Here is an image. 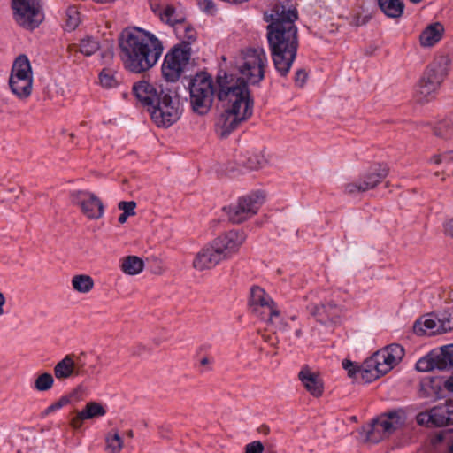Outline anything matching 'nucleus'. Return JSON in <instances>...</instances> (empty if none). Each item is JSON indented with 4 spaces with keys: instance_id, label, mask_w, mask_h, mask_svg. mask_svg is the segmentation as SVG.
Listing matches in <instances>:
<instances>
[{
    "instance_id": "20",
    "label": "nucleus",
    "mask_w": 453,
    "mask_h": 453,
    "mask_svg": "<svg viewBox=\"0 0 453 453\" xmlns=\"http://www.w3.org/2000/svg\"><path fill=\"white\" fill-rule=\"evenodd\" d=\"M376 353L378 359L382 362L383 365L388 366V372H389L403 358L404 349L399 344H391Z\"/></svg>"
},
{
    "instance_id": "56",
    "label": "nucleus",
    "mask_w": 453,
    "mask_h": 453,
    "mask_svg": "<svg viewBox=\"0 0 453 453\" xmlns=\"http://www.w3.org/2000/svg\"><path fill=\"white\" fill-rule=\"evenodd\" d=\"M206 364H208V358L204 357V358H203V359L201 360V365H206Z\"/></svg>"
},
{
    "instance_id": "24",
    "label": "nucleus",
    "mask_w": 453,
    "mask_h": 453,
    "mask_svg": "<svg viewBox=\"0 0 453 453\" xmlns=\"http://www.w3.org/2000/svg\"><path fill=\"white\" fill-rule=\"evenodd\" d=\"M436 426L453 424V403L451 402L434 407Z\"/></svg>"
},
{
    "instance_id": "23",
    "label": "nucleus",
    "mask_w": 453,
    "mask_h": 453,
    "mask_svg": "<svg viewBox=\"0 0 453 453\" xmlns=\"http://www.w3.org/2000/svg\"><path fill=\"white\" fill-rule=\"evenodd\" d=\"M378 4L388 18L397 19L403 13L404 4L402 0H378Z\"/></svg>"
},
{
    "instance_id": "39",
    "label": "nucleus",
    "mask_w": 453,
    "mask_h": 453,
    "mask_svg": "<svg viewBox=\"0 0 453 453\" xmlns=\"http://www.w3.org/2000/svg\"><path fill=\"white\" fill-rule=\"evenodd\" d=\"M79 389L74 390L70 395H65L58 399V401L55 402L54 403L50 404L47 407V409L44 411V414L48 415L57 410L61 409L62 407L67 405L72 402V399L78 395Z\"/></svg>"
},
{
    "instance_id": "35",
    "label": "nucleus",
    "mask_w": 453,
    "mask_h": 453,
    "mask_svg": "<svg viewBox=\"0 0 453 453\" xmlns=\"http://www.w3.org/2000/svg\"><path fill=\"white\" fill-rule=\"evenodd\" d=\"M388 367V365H383L382 362L378 359L377 353H375L367 358L359 368L387 373Z\"/></svg>"
},
{
    "instance_id": "45",
    "label": "nucleus",
    "mask_w": 453,
    "mask_h": 453,
    "mask_svg": "<svg viewBox=\"0 0 453 453\" xmlns=\"http://www.w3.org/2000/svg\"><path fill=\"white\" fill-rule=\"evenodd\" d=\"M264 445L259 441H255L248 443L245 446V453H263Z\"/></svg>"
},
{
    "instance_id": "49",
    "label": "nucleus",
    "mask_w": 453,
    "mask_h": 453,
    "mask_svg": "<svg viewBox=\"0 0 453 453\" xmlns=\"http://www.w3.org/2000/svg\"><path fill=\"white\" fill-rule=\"evenodd\" d=\"M307 74L303 70H298L295 75V82L296 86L303 87L306 81Z\"/></svg>"
},
{
    "instance_id": "55",
    "label": "nucleus",
    "mask_w": 453,
    "mask_h": 453,
    "mask_svg": "<svg viewBox=\"0 0 453 453\" xmlns=\"http://www.w3.org/2000/svg\"><path fill=\"white\" fill-rule=\"evenodd\" d=\"M93 1L96 3H98V4H107V3H111L112 0H93Z\"/></svg>"
},
{
    "instance_id": "32",
    "label": "nucleus",
    "mask_w": 453,
    "mask_h": 453,
    "mask_svg": "<svg viewBox=\"0 0 453 453\" xmlns=\"http://www.w3.org/2000/svg\"><path fill=\"white\" fill-rule=\"evenodd\" d=\"M65 29L68 31L74 30L81 22L80 12L75 6H71L65 12Z\"/></svg>"
},
{
    "instance_id": "18",
    "label": "nucleus",
    "mask_w": 453,
    "mask_h": 453,
    "mask_svg": "<svg viewBox=\"0 0 453 453\" xmlns=\"http://www.w3.org/2000/svg\"><path fill=\"white\" fill-rule=\"evenodd\" d=\"M448 60L441 57L439 59L434 61L427 66L424 72L422 78L427 81H431L434 85L440 88L442 81L447 75L446 65Z\"/></svg>"
},
{
    "instance_id": "16",
    "label": "nucleus",
    "mask_w": 453,
    "mask_h": 453,
    "mask_svg": "<svg viewBox=\"0 0 453 453\" xmlns=\"http://www.w3.org/2000/svg\"><path fill=\"white\" fill-rule=\"evenodd\" d=\"M413 332L419 336H430L443 333L442 330H441L438 316L435 314H427L418 319L414 323Z\"/></svg>"
},
{
    "instance_id": "26",
    "label": "nucleus",
    "mask_w": 453,
    "mask_h": 453,
    "mask_svg": "<svg viewBox=\"0 0 453 453\" xmlns=\"http://www.w3.org/2000/svg\"><path fill=\"white\" fill-rule=\"evenodd\" d=\"M312 314L319 317V320L323 321V315H326L328 319L332 322H335V319L340 317L341 308L332 301L321 304L319 307H314Z\"/></svg>"
},
{
    "instance_id": "12",
    "label": "nucleus",
    "mask_w": 453,
    "mask_h": 453,
    "mask_svg": "<svg viewBox=\"0 0 453 453\" xmlns=\"http://www.w3.org/2000/svg\"><path fill=\"white\" fill-rule=\"evenodd\" d=\"M250 307L252 311L269 323H273L274 319L279 318V310L274 302L259 287H253L250 291Z\"/></svg>"
},
{
    "instance_id": "25",
    "label": "nucleus",
    "mask_w": 453,
    "mask_h": 453,
    "mask_svg": "<svg viewBox=\"0 0 453 453\" xmlns=\"http://www.w3.org/2000/svg\"><path fill=\"white\" fill-rule=\"evenodd\" d=\"M236 163L239 166L248 170H257L265 164L264 157L259 154L250 153L240 154L236 157Z\"/></svg>"
},
{
    "instance_id": "6",
    "label": "nucleus",
    "mask_w": 453,
    "mask_h": 453,
    "mask_svg": "<svg viewBox=\"0 0 453 453\" xmlns=\"http://www.w3.org/2000/svg\"><path fill=\"white\" fill-rule=\"evenodd\" d=\"M244 241V234L238 231H229L217 237L197 252L193 260L194 268L204 271L215 267L234 254Z\"/></svg>"
},
{
    "instance_id": "28",
    "label": "nucleus",
    "mask_w": 453,
    "mask_h": 453,
    "mask_svg": "<svg viewBox=\"0 0 453 453\" xmlns=\"http://www.w3.org/2000/svg\"><path fill=\"white\" fill-rule=\"evenodd\" d=\"M73 288L81 294H87L94 288V280L88 274H76L71 280Z\"/></svg>"
},
{
    "instance_id": "1",
    "label": "nucleus",
    "mask_w": 453,
    "mask_h": 453,
    "mask_svg": "<svg viewBox=\"0 0 453 453\" xmlns=\"http://www.w3.org/2000/svg\"><path fill=\"white\" fill-rule=\"evenodd\" d=\"M216 84L217 89H214L211 77L206 73L196 74L188 83L190 104L195 112L204 115L212 105L215 93L219 101L226 102V109L220 115L217 127L219 135L226 137L240 123L252 115L253 100L242 78L219 72Z\"/></svg>"
},
{
    "instance_id": "46",
    "label": "nucleus",
    "mask_w": 453,
    "mask_h": 453,
    "mask_svg": "<svg viewBox=\"0 0 453 453\" xmlns=\"http://www.w3.org/2000/svg\"><path fill=\"white\" fill-rule=\"evenodd\" d=\"M200 9L207 13H214L216 11L215 5L212 0H196Z\"/></svg>"
},
{
    "instance_id": "47",
    "label": "nucleus",
    "mask_w": 453,
    "mask_h": 453,
    "mask_svg": "<svg viewBox=\"0 0 453 453\" xmlns=\"http://www.w3.org/2000/svg\"><path fill=\"white\" fill-rule=\"evenodd\" d=\"M361 188H363V183L360 180L358 183L353 182L346 184L344 191L349 195H354L357 192H365V190H363Z\"/></svg>"
},
{
    "instance_id": "48",
    "label": "nucleus",
    "mask_w": 453,
    "mask_h": 453,
    "mask_svg": "<svg viewBox=\"0 0 453 453\" xmlns=\"http://www.w3.org/2000/svg\"><path fill=\"white\" fill-rule=\"evenodd\" d=\"M342 366L348 372V375L350 378H355V379L357 378L358 367L356 366L353 362H351L349 360H343Z\"/></svg>"
},
{
    "instance_id": "10",
    "label": "nucleus",
    "mask_w": 453,
    "mask_h": 453,
    "mask_svg": "<svg viewBox=\"0 0 453 453\" xmlns=\"http://www.w3.org/2000/svg\"><path fill=\"white\" fill-rule=\"evenodd\" d=\"M265 200V193L257 190L241 196L236 203L225 207L224 210L231 222L240 224L257 214Z\"/></svg>"
},
{
    "instance_id": "22",
    "label": "nucleus",
    "mask_w": 453,
    "mask_h": 453,
    "mask_svg": "<svg viewBox=\"0 0 453 453\" xmlns=\"http://www.w3.org/2000/svg\"><path fill=\"white\" fill-rule=\"evenodd\" d=\"M438 89L439 88L431 81H427L421 77L416 87L414 97L417 102L424 104L434 98Z\"/></svg>"
},
{
    "instance_id": "3",
    "label": "nucleus",
    "mask_w": 453,
    "mask_h": 453,
    "mask_svg": "<svg viewBox=\"0 0 453 453\" xmlns=\"http://www.w3.org/2000/svg\"><path fill=\"white\" fill-rule=\"evenodd\" d=\"M119 57L125 70L142 74L155 67L164 52L163 42L153 33L129 26L118 35Z\"/></svg>"
},
{
    "instance_id": "37",
    "label": "nucleus",
    "mask_w": 453,
    "mask_h": 453,
    "mask_svg": "<svg viewBox=\"0 0 453 453\" xmlns=\"http://www.w3.org/2000/svg\"><path fill=\"white\" fill-rule=\"evenodd\" d=\"M98 33L107 43V49L111 50L112 42L111 23L110 20L102 19L98 23Z\"/></svg>"
},
{
    "instance_id": "33",
    "label": "nucleus",
    "mask_w": 453,
    "mask_h": 453,
    "mask_svg": "<svg viewBox=\"0 0 453 453\" xmlns=\"http://www.w3.org/2000/svg\"><path fill=\"white\" fill-rule=\"evenodd\" d=\"M54 384V378L49 372H43L36 377L34 382V388L37 391H48L50 390Z\"/></svg>"
},
{
    "instance_id": "21",
    "label": "nucleus",
    "mask_w": 453,
    "mask_h": 453,
    "mask_svg": "<svg viewBox=\"0 0 453 453\" xmlns=\"http://www.w3.org/2000/svg\"><path fill=\"white\" fill-rule=\"evenodd\" d=\"M444 27L440 22L427 26L419 35V42L423 47H431L437 43L442 37Z\"/></svg>"
},
{
    "instance_id": "4",
    "label": "nucleus",
    "mask_w": 453,
    "mask_h": 453,
    "mask_svg": "<svg viewBox=\"0 0 453 453\" xmlns=\"http://www.w3.org/2000/svg\"><path fill=\"white\" fill-rule=\"evenodd\" d=\"M132 90L136 99L148 107L157 127H168L180 119L181 111L179 101L174 100L170 91L165 90L162 85L142 78L134 83Z\"/></svg>"
},
{
    "instance_id": "19",
    "label": "nucleus",
    "mask_w": 453,
    "mask_h": 453,
    "mask_svg": "<svg viewBox=\"0 0 453 453\" xmlns=\"http://www.w3.org/2000/svg\"><path fill=\"white\" fill-rule=\"evenodd\" d=\"M388 167L387 165H378L368 169L362 176L363 190L374 188L384 180L388 174Z\"/></svg>"
},
{
    "instance_id": "54",
    "label": "nucleus",
    "mask_w": 453,
    "mask_h": 453,
    "mask_svg": "<svg viewBox=\"0 0 453 453\" xmlns=\"http://www.w3.org/2000/svg\"><path fill=\"white\" fill-rule=\"evenodd\" d=\"M449 230L450 232V234L453 236V219L450 220V222L449 223Z\"/></svg>"
},
{
    "instance_id": "41",
    "label": "nucleus",
    "mask_w": 453,
    "mask_h": 453,
    "mask_svg": "<svg viewBox=\"0 0 453 453\" xmlns=\"http://www.w3.org/2000/svg\"><path fill=\"white\" fill-rule=\"evenodd\" d=\"M386 374L385 372H380L371 370H365L357 368V380H360L363 383H370L378 378H380L381 375Z\"/></svg>"
},
{
    "instance_id": "53",
    "label": "nucleus",
    "mask_w": 453,
    "mask_h": 453,
    "mask_svg": "<svg viewBox=\"0 0 453 453\" xmlns=\"http://www.w3.org/2000/svg\"><path fill=\"white\" fill-rule=\"evenodd\" d=\"M260 431L263 432L264 434H267L269 433V427L266 426H262L260 428Z\"/></svg>"
},
{
    "instance_id": "29",
    "label": "nucleus",
    "mask_w": 453,
    "mask_h": 453,
    "mask_svg": "<svg viewBox=\"0 0 453 453\" xmlns=\"http://www.w3.org/2000/svg\"><path fill=\"white\" fill-rule=\"evenodd\" d=\"M134 438L133 430H127L121 434L115 433V453H119L122 449L132 448V439Z\"/></svg>"
},
{
    "instance_id": "44",
    "label": "nucleus",
    "mask_w": 453,
    "mask_h": 453,
    "mask_svg": "<svg viewBox=\"0 0 453 453\" xmlns=\"http://www.w3.org/2000/svg\"><path fill=\"white\" fill-rule=\"evenodd\" d=\"M434 164L449 165L453 162V152L445 153L443 155L434 156L431 159Z\"/></svg>"
},
{
    "instance_id": "2",
    "label": "nucleus",
    "mask_w": 453,
    "mask_h": 453,
    "mask_svg": "<svg viewBox=\"0 0 453 453\" xmlns=\"http://www.w3.org/2000/svg\"><path fill=\"white\" fill-rule=\"evenodd\" d=\"M297 12L276 4L270 12L265 13L267 26V40L276 71L286 76L296 59L298 49L297 27L295 21Z\"/></svg>"
},
{
    "instance_id": "13",
    "label": "nucleus",
    "mask_w": 453,
    "mask_h": 453,
    "mask_svg": "<svg viewBox=\"0 0 453 453\" xmlns=\"http://www.w3.org/2000/svg\"><path fill=\"white\" fill-rule=\"evenodd\" d=\"M70 198L72 203L78 206L88 219H96L103 216V203L95 194L84 190H74L70 194Z\"/></svg>"
},
{
    "instance_id": "50",
    "label": "nucleus",
    "mask_w": 453,
    "mask_h": 453,
    "mask_svg": "<svg viewBox=\"0 0 453 453\" xmlns=\"http://www.w3.org/2000/svg\"><path fill=\"white\" fill-rule=\"evenodd\" d=\"M105 441H106V449H107V450L110 453H113V448H112L113 437H111V435L110 434H107V436L105 438Z\"/></svg>"
},
{
    "instance_id": "51",
    "label": "nucleus",
    "mask_w": 453,
    "mask_h": 453,
    "mask_svg": "<svg viewBox=\"0 0 453 453\" xmlns=\"http://www.w3.org/2000/svg\"><path fill=\"white\" fill-rule=\"evenodd\" d=\"M272 325H275V327L277 329H284L285 328V324L281 321V319H280V314L279 313V318L278 319H274V322L273 323H271Z\"/></svg>"
},
{
    "instance_id": "58",
    "label": "nucleus",
    "mask_w": 453,
    "mask_h": 453,
    "mask_svg": "<svg viewBox=\"0 0 453 453\" xmlns=\"http://www.w3.org/2000/svg\"><path fill=\"white\" fill-rule=\"evenodd\" d=\"M410 1L414 4H418V3L421 2L422 0H410Z\"/></svg>"
},
{
    "instance_id": "17",
    "label": "nucleus",
    "mask_w": 453,
    "mask_h": 453,
    "mask_svg": "<svg viewBox=\"0 0 453 453\" xmlns=\"http://www.w3.org/2000/svg\"><path fill=\"white\" fill-rule=\"evenodd\" d=\"M106 410L102 404L96 402H89L82 411L77 412L76 416L73 418L71 420V426L74 429H79L81 427L84 420L99 418L104 416Z\"/></svg>"
},
{
    "instance_id": "36",
    "label": "nucleus",
    "mask_w": 453,
    "mask_h": 453,
    "mask_svg": "<svg viewBox=\"0 0 453 453\" xmlns=\"http://www.w3.org/2000/svg\"><path fill=\"white\" fill-rule=\"evenodd\" d=\"M434 133L439 137H447L453 134V117L447 118L439 122L434 127Z\"/></svg>"
},
{
    "instance_id": "14",
    "label": "nucleus",
    "mask_w": 453,
    "mask_h": 453,
    "mask_svg": "<svg viewBox=\"0 0 453 453\" xmlns=\"http://www.w3.org/2000/svg\"><path fill=\"white\" fill-rule=\"evenodd\" d=\"M298 379L303 388L313 396L320 397L324 393V381L319 372L309 365L302 366L298 372Z\"/></svg>"
},
{
    "instance_id": "52",
    "label": "nucleus",
    "mask_w": 453,
    "mask_h": 453,
    "mask_svg": "<svg viewBox=\"0 0 453 453\" xmlns=\"http://www.w3.org/2000/svg\"><path fill=\"white\" fill-rule=\"evenodd\" d=\"M5 303H6L5 296L0 291V316H3L4 314V306Z\"/></svg>"
},
{
    "instance_id": "7",
    "label": "nucleus",
    "mask_w": 453,
    "mask_h": 453,
    "mask_svg": "<svg viewBox=\"0 0 453 453\" xmlns=\"http://www.w3.org/2000/svg\"><path fill=\"white\" fill-rule=\"evenodd\" d=\"M235 63L240 73L250 83L257 84L265 77L268 59L264 48L249 47L240 51Z\"/></svg>"
},
{
    "instance_id": "38",
    "label": "nucleus",
    "mask_w": 453,
    "mask_h": 453,
    "mask_svg": "<svg viewBox=\"0 0 453 453\" xmlns=\"http://www.w3.org/2000/svg\"><path fill=\"white\" fill-rule=\"evenodd\" d=\"M443 333L453 330V310H445L437 314Z\"/></svg>"
},
{
    "instance_id": "27",
    "label": "nucleus",
    "mask_w": 453,
    "mask_h": 453,
    "mask_svg": "<svg viewBox=\"0 0 453 453\" xmlns=\"http://www.w3.org/2000/svg\"><path fill=\"white\" fill-rule=\"evenodd\" d=\"M120 268L126 274L136 275L142 272L144 262L136 256H127L122 259Z\"/></svg>"
},
{
    "instance_id": "11",
    "label": "nucleus",
    "mask_w": 453,
    "mask_h": 453,
    "mask_svg": "<svg viewBox=\"0 0 453 453\" xmlns=\"http://www.w3.org/2000/svg\"><path fill=\"white\" fill-rule=\"evenodd\" d=\"M15 21L27 29L33 30L43 20L40 0H12Z\"/></svg>"
},
{
    "instance_id": "40",
    "label": "nucleus",
    "mask_w": 453,
    "mask_h": 453,
    "mask_svg": "<svg viewBox=\"0 0 453 453\" xmlns=\"http://www.w3.org/2000/svg\"><path fill=\"white\" fill-rule=\"evenodd\" d=\"M99 49V43L91 37L82 39L80 43V51L86 55L91 56Z\"/></svg>"
},
{
    "instance_id": "31",
    "label": "nucleus",
    "mask_w": 453,
    "mask_h": 453,
    "mask_svg": "<svg viewBox=\"0 0 453 453\" xmlns=\"http://www.w3.org/2000/svg\"><path fill=\"white\" fill-rule=\"evenodd\" d=\"M118 208L122 211V213L118 218V221L120 224H124L129 216L135 215L136 203L134 201H121L119 203Z\"/></svg>"
},
{
    "instance_id": "9",
    "label": "nucleus",
    "mask_w": 453,
    "mask_h": 453,
    "mask_svg": "<svg viewBox=\"0 0 453 453\" xmlns=\"http://www.w3.org/2000/svg\"><path fill=\"white\" fill-rule=\"evenodd\" d=\"M404 422L405 415L403 411H394L382 414L373 419L366 429L364 428L365 441L377 443L401 428Z\"/></svg>"
},
{
    "instance_id": "34",
    "label": "nucleus",
    "mask_w": 453,
    "mask_h": 453,
    "mask_svg": "<svg viewBox=\"0 0 453 453\" xmlns=\"http://www.w3.org/2000/svg\"><path fill=\"white\" fill-rule=\"evenodd\" d=\"M435 443H441L448 453H453V429H447L440 432L435 439Z\"/></svg>"
},
{
    "instance_id": "30",
    "label": "nucleus",
    "mask_w": 453,
    "mask_h": 453,
    "mask_svg": "<svg viewBox=\"0 0 453 453\" xmlns=\"http://www.w3.org/2000/svg\"><path fill=\"white\" fill-rule=\"evenodd\" d=\"M158 15L163 22L171 26H177L183 20V17L178 14L175 9L171 5H167Z\"/></svg>"
},
{
    "instance_id": "57",
    "label": "nucleus",
    "mask_w": 453,
    "mask_h": 453,
    "mask_svg": "<svg viewBox=\"0 0 453 453\" xmlns=\"http://www.w3.org/2000/svg\"><path fill=\"white\" fill-rule=\"evenodd\" d=\"M301 334H302V331H301V329H298V330H296V335L297 337H300V336H301Z\"/></svg>"
},
{
    "instance_id": "8",
    "label": "nucleus",
    "mask_w": 453,
    "mask_h": 453,
    "mask_svg": "<svg viewBox=\"0 0 453 453\" xmlns=\"http://www.w3.org/2000/svg\"><path fill=\"white\" fill-rule=\"evenodd\" d=\"M9 87L19 99L30 96L33 88V72L30 61L26 55L17 57L12 64L9 77Z\"/></svg>"
},
{
    "instance_id": "15",
    "label": "nucleus",
    "mask_w": 453,
    "mask_h": 453,
    "mask_svg": "<svg viewBox=\"0 0 453 453\" xmlns=\"http://www.w3.org/2000/svg\"><path fill=\"white\" fill-rule=\"evenodd\" d=\"M81 365L77 362L75 355H66L54 366V376L58 380H65L69 378L79 376L81 373Z\"/></svg>"
},
{
    "instance_id": "42",
    "label": "nucleus",
    "mask_w": 453,
    "mask_h": 453,
    "mask_svg": "<svg viewBox=\"0 0 453 453\" xmlns=\"http://www.w3.org/2000/svg\"><path fill=\"white\" fill-rule=\"evenodd\" d=\"M417 423L421 426H436V418L434 416V408L429 412H420L416 417Z\"/></svg>"
},
{
    "instance_id": "43",
    "label": "nucleus",
    "mask_w": 453,
    "mask_h": 453,
    "mask_svg": "<svg viewBox=\"0 0 453 453\" xmlns=\"http://www.w3.org/2000/svg\"><path fill=\"white\" fill-rule=\"evenodd\" d=\"M99 81L102 87L111 88L113 85V75L110 68H104L99 74Z\"/></svg>"
},
{
    "instance_id": "5",
    "label": "nucleus",
    "mask_w": 453,
    "mask_h": 453,
    "mask_svg": "<svg viewBox=\"0 0 453 453\" xmlns=\"http://www.w3.org/2000/svg\"><path fill=\"white\" fill-rule=\"evenodd\" d=\"M175 33L180 42L167 51L161 66L163 78L171 83L178 81L188 69L192 55L191 43L196 40L194 27L183 20L176 26Z\"/></svg>"
}]
</instances>
